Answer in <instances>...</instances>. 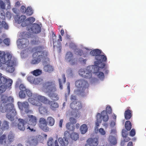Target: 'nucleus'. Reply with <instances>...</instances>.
Instances as JSON below:
<instances>
[{
    "label": "nucleus",
    "instance_id": "obj_1",
    "mask_svg": "<svg viewBox=\"0 0 146 146\" xmlns=\"http://www.w3.org/2000/svg\"><path fill=\"white\" fill-rule=\"evenodd\" d=\"M13 100V98L11 97H8L5 95L1 96V104L0 107L1 111L2 113L7 112L6 117L11 121L14 120V117L17 114L14 105L11 103Z\"/></svg>",
    "mask_w": 146,
    "mask_h": 146
},
{
    "label": "nucleus",
    "instance_id": "obj_2",
    "mask_svg": "<svg viewBox=\"0 0 146 146\" xmlns=\"http://www.w3.org/2000/svg\"><path fill=\"white\" fill-rule=\"evenodd\" d=\"M34 98H31L29 101L31 104L36 106H40L41 105L40 102L45 104H48L50 105V108L52 110H55L58 107V104L54 101H50L45 96L38 94H35L33 96Z\"/></svg>",
    "mask_w": 146,
    "mask_h": 146
},
{
    "label": "nucleus",
    "instance_id": "obj_3",
    "mask_svg": "<svg viewBox=\"0 0 146 146\" xmlns=\"http://www.w3.org/2000/svg\"><path fill=\"white\" fill-rule=\"evenodd\" d=\"M43 87L48 93L49 96L54 101L58 100L59 97L57 94L55 93L57 89L54 81L46 82L43 84Z\"/></svg>",
    "mask_w": 146,
    "mask_h": 146
},
{
    "label": "nucleus",
    "instance_id": "obj_4",
    "mask_svg": "<svg viewBox=\"0 0 146 146\" xmlns=\"http://www.w3.org/2000/svg\"><path fill=\"white\" fill-rule=\"evenodd\" d=\"M70 100L72 102L70 104V108L72 110L74 114H72L75 115V117H76L80 116V112L79 111L82 108V105L81 102L77 100L76 96L72 95L70 97Z\"/></svg>",
    "mask_w": 146,
    "mask_h": 146
},
{
    "label": "nucleus",
    "instance_id": "obj_5",
    "mask_svg": "<svg viewBox=\"0 0 146 146\" xmlns=\"http://www.w3.org/2000/svg\"><path fill=\"white\" fill-rule=\"evenodd\" d=\"M75 85L79 88L77 90L78 94L82 96H86L88 92L89 85L87 81L83 79H80L76 82Z\"/></svg>",
    "mask_w": 146,
    "mask_h": 146
},
{
    "label": "nucleus",
    "instance_id": "obj_6",
    "mask_svg": "<svg viewBox=\"0 0 146 146\" xmlns=\"http://www.w3.org/2000/svg\"><path fill=\"white\" fill-rule=\"evenodd\" d=\"M6 56L7 58L5 59L3 64L7 65L6 68L7 71L10 73H12L15 70L14 66L16 65V59L12 56V54L9 53H7Z\"/></svg>",
    "mask_w": 146,
    "mask_h": 146
},
{
    "label": "nucleus",
    "instance_id": "obj_7",
    "mask_svg": "<svg viewBox=\"0 0 146 146\" xmlns=\"http://www.w3.org/2000/svg\"><path fill=\"white\" fill-rule=\"evenodd\" d=\"M94 65L93 66V72L94 73H99L98 74L97 76L100 79L103 80L104 78V73L102 72H99L100 70V68L103 69L105 66V63H102L101 64L100 66H98L99 64H100L98 63L97 62H94ZM101 70V69H100Z\"/></svg>",
    "mask_w": 146,
    "mask_h": 146
},
{
    "label": "nucleus",
    "instance_id": "obj_8",
    "mask_svg": "<svg viewBox=\"0 0 146 146\" xmlns=\"http://www.w3.org/2000/svg\"><path fill=\"white\" fill-rule=\"evenodd\" d=\"M44 47L43 45H40L34 47L33 50L35 52L33 54V56L43 57L44 55H47V52L44 50Z\"/></svg>",
    "mask_w": 146,
    "mask_h": 146
},
{
    "label": "nucleus",
    "instance_id": "obj_9",
    "mask_svg": "<svg viewBox=\"0 0 146 146\" xmlns=\"http://www.w3.org/2000/svg\"><path fill=\"white\" fill-rule=\"evenodd\" d=\"M2 75V74L0 73V84H2L7 88L11 89L13 83V80Z\"/></svg>",
    "mask_w": 146,
    "mask_h": 146
},
{
    "label": "nucleus",
    "instance_id": "obj_10",
    "mask_svg": "<svg viewBox=\"0 0 146 146\" xmlns=\"http://www.w3.org/2000/svg\"><path fill=\"white\" fill-rule=\"evenodd\" d=\"M19 107L20 109L23 110L24 109L25 112L27 114H32L33 111L29 109V106L27 102L25 101L23 102H18Z\"/></svg>",
    "mask_w": 146,
    "mask_h": 146
},
{
    "label": "nucleus",
    "instance_id": "obj_11",
    "mask_svg": "<svg viewBox=\"0 0 146 146\" xmlns=\"http://www.w3.org/2000/svg\"><path fill=\"white\" fill-rule=\"evenodd\" d=\"M79 74L80 76L87 79L91 78L92 76L91 70L87 68L80 69L79 71Z\"/></svg>",
    "mask_w": 146,
    "mask_h": 146
},
{
    "label": "nucleus",
    "instance_id": "obj_12",
    "mask_svg": "<svg viewBox=\"0 0 146 146\" xmlns=\"http://www.w3.org/2000/svg\"><path fill=\"white\" fill-rule=\"evenodd\" d=\"M38 125L39 127L44 131L47 132L49 131V127L47 126V122L46 119L43 117L40 118Z\"/></svg>",
    "mask_w": 146,
    "mask_h": 146
},
{
    "label": "nucleus",
    "instance_id": "obj_13",
    "mask_svg": "<svg viewBox=\"0 0 146 146\" xmlns=\"http://www.w3.org/2000/svg\"><path fill=\"white\" fill-rule=\"evenodd\" d=\"M27 117L25 119V122L30 125L35 126L37 123L36 117L33 115H28Z\"/></svg>",
    "mask_w": 146,
    "mask_h": 146
},
{
    "label": "nucleus",
    "instance_id": "obj_14",
    "mask_svg": "<svg viewBox=\"0 0 146 146\" xmlns=\"http://www.w3.org/2000/svg\"><path fill=\"white\" fill-rule=\"evenodd\" d=\"M65 58L72 65L75 64L76 63V60L74 58L73 54L70 51H68L67 52Z\"/></svg>",
    "mask_w": 146,
    "mask_h": 146
},
{
    "label": "nucleus",
    "instance_id": "obj_15",
    "mask_svg": "<svg viewBox=\"0 0 146 146\" xmlns=\"http://www.w3.org/2000/svg\"><path fill=\"white\" fill-rule=\"evenodd\" d=\"M27 30L30 33L37 34L40 33L41 31V27L38 24L34 23L32 27L30 29H28Z\"/></svg>",
    "mask_w": 146,
    "mask_h": 146
},
{
    "label": "nucleus",
    "instance_id": "obj_16",
    "mask_svg": "<svg viewBox=\"0 0 146 146\" xmlns=\"http://www.w3.org/2000/svg\"><path fill=\"white\" fill-rule=\"evenodd\" d=\"M17 44L21 46L22 48H26L29 44V40L24 38L18 39L17 41Z\"/></svg>",
    "mask_w": 146,
    "mask_h": 146
},
{
    "label": "nucleus",
    "instance_id": "obj_17",
    "mask_svg": "<svg viewBox=\"0 0 146 146\" xmlns=\"http://www.w3.org/2000/svg\"><path fill=\"white\" fill-rule=\"evenodd\" d=\"M86 142L87 143L85 146H92V145L93 146H97L99 143V141L98 138H90L87 140Z\"/></svg>",
    "mask_w": 146,
    "mask_h": 146
},
{
    "label": "nucleus",
    "instance_id": "obj_18",
    "mask_svg": "<svg viewBox=\"0 0 146 146\" xmlns=\"http://www.w3.org/2000/svg\"><path fill=\"white\" fill-rule=\"evenodd\" d=\"M0 19L5 20V13L4 9H5V5L3 1L0 0Z\"/></svg>",
    "mask_w": 146,
    "mask_h": 146
},
{
    "label": "nucleus",
    "instance_id": "obj_19",
    "mask_svg": "<svg viewBox=\"0 0 146 146\" xmlns=\"http://www.w3.org/2000/svg\"><path fill=\"white\" fill-rule=\"evenodd\" d=\"M17 17L18 18L17 20L18 23L21 24V26L23 27H26L28 25V23L27 22L26 17L25 15H21V16L17 15Z\"/></svg>",
    "mask_w": 146,
    "mask_h": 146
},
{
    "label": "nucleus",
    "instance_id": "obj_20",
    "mask_svg": "<svg viewBox=\"0 0 146 146\" xmlns=\"http://www.w3.org/2000/svg\"><path fill=\"white\" fill-rule=\"evenodd\" d=\"M26 143V145L27 146H35L37 144L38 142L37 139L32 137L27 141Z\"/></svg>",
    "mask_w": 146,
    "mask_h": 146
},
{
    "label": "nucleus",
    "instance_id": "obj_21",
    "mask_svg": "<svg viewBox=\"0 0 146 146\" xmlns=\"http://www.w3.org/2000/svg\"><path fill=\"white\" fill-rule=\"evenodd\" d=\"M95 58L97 60L95 62H97L99 64H102L104 63L103 62H106L107 61V57L104 55L100 54L97 56H95Z\"/></svg>",
    "mask_w": 146,
    "mask_h": 146
},
{
    "label": "nucleus",
    "instance_id": "obj_22",
    "mask_svg": "<svg viewBox=\"0 0 146 146\" xmlns=\"http://www.w3.org/2000/svg\"><path fill=\"white\" fill-rule=\"evenodd\" d=\"M18 120L19 122L18 124V128L20 130L24 131L25 129V125L26 123L25 122V119L23 120L22 119L20 118L18 119Z\"/></svg>",
    "mask_w": 146,
    "mask_h": 146
},
{
    "label": "nucleus",
    "instance_id": "obj_23",
    "mask_svg": "<svg viewBox=\"0 0 146 146\" xmlns=\"http://www.w3.org/2000/svg\"><path fill=\"white\" fill-rule=\"evenodd\" d=\"M58 141L60 146H67L69 143L67 138L66 137H64L63 138L59 137Z\"/></svg>",
    "mask_w": 146,
    "mask_h": 146
},
{
    "label": "nucleus",
    "instance_id": "obj_24",
    "mask_svg": "<svg viewBox=\"0 0 146 146\" xmlns=\"http://www.w3.org/2000/svg\"><path fill=\"white\" fill-rule=\"evenodd\" d=\"M42 104L39 108V111L41 114H48V107L47 106H42Z\"/></svg>",
    "mask_w": 146,
    "mask_h": 146
},
{
    "label": "nucleus",
    "instance_id": "obj_25",
    "mask_svg": "<svg viewBox=\"0 0 146 146\" xmlns=\"http://www.w3.org/2000/svg\"><path fill=\"white\" fill-rule=\"evenodd\" d=\"M132 111L129 109H127L125 111L124 115L126 120L130 119L132 116Z\"/></svg>",
    "mask_w": 146,
    "mask_h": 146
},
{
    "label": "nucleus",
    "instance_id": "obj_26",
    "mask_svg": "<svg viewBox=\"0 0 146 146\" xmlns=\"http://www.w3.org/2000/svg\"><path fill=\"white\" fill-rule=\"evenodd\" d=\"M9 53L11 54H12L11 53L8 52L6 53V54L5 52H1L0 51V57L2 59V60L3 62V63H4V61H5V59L6 58H7L6 56V54L7 53ZM2 64L1 62V60L0 59V67L1 66Z\"/></svg>",
    "mask_w": 146,
    "mask_h": 146
},
{
    "label": "nucleus",
    "instance_id": "obj_27",
    "mask_svg": "<svg viewBox=\"0 0 146 146\" xmlns=\"http://www.w3.org/2000/svg\"><path fill=\"white\" fill-rule=\"evenodd\" d=\"M33 58L31 62L32 64H36L39 63L41 61V58L43 57H38L37 56H33Z\"/></svg>",
    "mask_w": 146,
    "mask_h": 146
},
{
    "label": "nucleus",
    "instance_id": "obj_28",
    "mask_svg": "<svg viewBox=\"0 0 146 146\" xmlns=\"http://www.w3.org/2000/svg\"><path fill=\"white\" fill-rule=\"evenodd\" d=\"M54 70L53 67L50 64L44 66L43 68V70L44 71L49 73L53 71Z\"/></svg>",
    "mask_w": 146,
    "mask_h": 146
},
{
    "label": "nucleus",
    "instance_id": "obj_29",
    "mask_svg": "<svg viewBox=\"0 0 146 146\" xmlns=\"http://www.w3.org/2000/svg\"><path fill=\"white\" fill-rule=\"evenodd\" d=\"M14 134L12 132H10L8 135V144H10L13 142L14 140Z\"/></svg>",
    "mask_w": 146,
    "mask_h": 146
},
{
    "label": "nucleus",
    "instance_id": "obj_30",
    "mask_svg": "<svg viewBox=\"0 0 146 146\" xmlns=\"http://www.w3.org/2000/svg\"><path fill=\"white\" fill-rule=\"evenodd\" d=\"M62 80L60 78L58 79L60 88L61 89H62L63 88L62 84H64L66 81V78L64 74H63L62 75Z\"/></svg>",
    "mask_w": 146,
    "mask_h": 146
},
{
    "label": "nucleus",
    "instance_id": "obj_31",
    "mask_svg": "<svg viewBox=\"0 0 146 146\" xmlns=\"http://www.w3.org/2000/svg\"><path fill=\"white\" fill-rule=\"evenodd\" d=\"M28 80L31 83H33L35 84H38L37 81H38V78H35L32 76H29L27 77Z\"/></svg>",
    "mask_w": 146,
    "mask_h": 146
},
{
    "label": "nucleus",
    "instance_id": "obj_32",
    "mask_svg": "<svg viewBox=\"0 0 146 146\" xmlns=\"http://www.w3.org/2000/svg\"><path fill=\"white\" fill-rule=\"evenodd\" d=\"M101 115V117H102L103 120L104 121L106 122L108 121L109 119V117L106 110L102 111Z\"/></svg>",
    "mask_w": 146,
    "mask_h": 146
},
{
    "label": "nucleus",
    "instance_id": "obj_33",
    "mask_svg": "<svg viewBox=\"0 0 146 146\" xmlns=\"http://www.w3.org/2000/svg\"><path fill=\"white\" fill-rule=\"evenodd\" d=\"M101 53V51L98 49L94 50L91 51L90 52V54L91 55L93 56H98L100 55Z\"/></svg>",
    "mask_w": 146,
    "mask_h": 146
},
{
    "label": "nucleus",
    "instance_id": "obj_34",
    "mask_svg": "<svg viewBox=\"0 0 146 146\" xmlns=\"http://www.w3.org/2000/svg\"><path fill=\"white\" fill-rule=\"evenodd\" d=\"M3 28L5 29H8L9 28L8 25L4 21H2L1 22L0 21V33L1 32V30Z\"/></svg>",
    "mask_w": 146,
    "mask_h": 146
},
{
    "label": "nucleus",
    "instance_id": "obj_35",
    "mask_svg": "<svg viewBox=\"0 0 146 146\" xmlns=\"http://www.w3.org/2000/svg\"><path fill=\"white\" fill-rule=\"evenodd\" d=\"M9 128V123L6 121H4L1 126V129L3 131L8 130Z\"/></svg>",
    "mask_w": 146,
    "mask_h": 146
},
{
    "label": "nucleus",
    "instance_id": "obj_36",
    "mask_svg": "<svg viewBox=\"0 0 146 146\" xmlns=\"http://www.w3.org/2000/svg\"><path fill=\"white\" fill-rule=\"evenodd\" d=\"M66 127L67 129L70 131H73L75 129L74 125L70 122L67 123L66 124Z\"/></svg>",
    "mask_w": 146,
    "mask_h": 146
},
{
    "label": "nucleus",
    "instance_id": "obj_37",
    "mask_svg": "<svg viewBox=\"0 0 146 146\" xmlns=\"http://www.w3.org/2000/svg\"><path fill=\"white\" fill-rule=\"evenodd\" d=\"M47 55L46 56L45 55H44L43 58H41V59H43V64L44 66L50 64V63L49 59L47 57Z\"/></svg>",
    "mask_w": 146,
    "mask_h": 146
},
{
    "label": "nucleus",
    "instance_id": "obj_38",
    "mask_svg": "<svg viewBox=\"0 0 146 146\" xmlns=\"http://www.w3.org/2000/svg\"><path fill=\"white\" fill-rule=\"evenodd\" d=\"M96 129H97L98 130V127L99 126V123H101L102 120L101 119V114L100 113H98L96 116Z\"/></svg>",
    "mask_w": 146,
    "mask_h": 146
},
{
    "label": "nucleus",
    "instance_id": "obj_39",
    "mask_svg": "<svg viewBox=\"0 0 146 146\" xmlns=\"http://www.w3.org/2000/svg\"><path fill=\"white\" fill-rule=\"evenodd\" d=\"M108 141L111 144L113 145H115L117 143V140L116 138L113 136H109Z\"/></svg>",
    "mask_w": 146,
    "mask_h": 146
},
{
    "label": "nucleus",
    "instance_id": "obj_40",
    "mask_svg": "<svg viewBox=\"0 0 146 146\" xmlns=\"http://www.w3.org/2000/svg\"><path fill=\"white\" fill-rule=\"evenodd\" d=\"M47 123H48L49 125L52 126H53L55 123V120L52 117H48L47 119Z\"/></svg>",
    "mask_w": 146,
    "mask_h": 146
},
{
    "label": "nucleus",
    "instance_id": "obj_41",
    "mask_svg": "<svg viewBox=\"0 0 146 146\" xmlns=\"http://www.w3.org/2000/svg\"><path fill=\"white\" fill-rule=\"evenodd\" d=\"M80 130L82 134H84L87 131L88 128L86 125L83 124L80 127Z\"/></svg>",
    "mask_w": 146,
    "mask_h": 146
},
{
    "label": "nucleus",
    "instance_id": "obj_42",
    "mask_svg": "<svg viewBox=\"0 0 146 146\" xmlns=\"http://www.w3.org/2000/svg\"><path fill=\"white\" fill-rule=\"evenodd\" d=\"M70 137L72 140L76 141L79 138V136L77 133L75 132H72L70 134Z\"/></svg>",
    "mask_w": 146,
    "mask_h": 146
},
{
    "label": "nucleus",
    "instance_id": "obj_43",
    "mask_svg": "<svg viewBox=\"0 0 146 146\" xmlns=\"http://www.w3.org/2000/svg\"><path fill=\"white\" fill-rule=\"evenodd\" d=\"M42 73V70L39 69L34 70L31 72V73L35 76H38L41 75Z\"/></svg>",
    "mask_w": 146,
    "mask_h": 146
},
{
    "label": "nucleus",
    "instance_id": "obj_44",
    "mask_svg": "<svg viewBox=\"0 0 146 146\" xmlns=\"http://www.w3.org/2000/svg\"><path fill=\"white\" fill-rule=\"evenodd\" d=\"M125 127L127 131H130L131 128V124L129 120L126 121L125 123Z\"/></svg>",
    "mask_w": 146,
    "mask_h": 146
},
{
    "label": "nucleus",
    "instance_id": "obj_45",
    "mask_svg": "<svg viewBox=\"0 0 146 146\" xmlns=\"http://www.w3.org/2000/svg\"><path fill=\"white\" fill-rule=\"evenodd\" d=\"M26 15L27 16L32 15L33 13V11L32 8L30 7H28L26 9Z\"/></svg>",
    "mask_w": 146,
    "mask_h": 146
},
{
    "label": "nucleus",
    "instance_id": "obj_46",
    "mask_svg": "<svg viewBox=\"0 0 146 146\" xmlns=\"http://www.w3.org/2000/svg\"><path fill=\"white\" fill-rule=\"evenodd\" d=\"M25 93L26 94V95H27L28 97H32V96H33L32 98H29L28 99V101L29 103H30V102L29 101V99L31 98H34L33 97V95L35 94H33V93H32L31 91L27 89L25 90Z\"/></svg>",
    "mask_w": 146,
    "mask_h": 146
},
{
    "label": "nucleus",
    "instance_id": "obj_47",
    "mask_svg": "<svg viewBox=\"0 0 146 146\" xmlns=\"http://www.w3.org/2000/svg\"><path fill=\"white\" fill-rule=\"evenodd\" d=\"M35 21V19L33 17H29L27 19V22L28 24H29L33 23Z\"/></svg>",
    "mask_w": 146,
    "mask_h": 146
},
{
    "label": "nucleus",
    "instance_id": "obj_48",
    "mask_svg": "<svg viewBox=\"0 0 146 146\" xmlns=\"http://www.w3.org/2000/svg\"><path fill=\"white\" fill-rule=\"evenodd\" d=\"M47 144L48 146H54V140L52 137L49 138L47 142Z\"/></svg>",
    "mask_w": 146,
    "mask_h": 146
},
{
    "label": "nucleus",
    "instance_id": "obj_49",
    "mask_svg": "<svg viewBox=\"0 0 146 146\" xmlns=\"http://www.w3.org/2000/svg\"><path fill=\"white\" fill-rule=\"evenodd\" d=\"M19 96L21 98H24L26 96L25 91H20L19 92Z\"/></svg>",
    "mask_w": 146,
    "mask_h": 146
},
{
    "label": "nucleus",
    "instance_id": "obj_50",
    "mask_svg": "<svg viewBox=\"0 0 146 146\" xmlns=\"http://www.w3.org/2000/svg\"><path fill=\"white\" fill-rule=\"evenodd\" d=\"M6 138V135L3 134L0 137V143L3 144L4 141Z\"/></svg>",
    "mask_w": 146,
    "mask_h": 146
},
{
    "label": "nucleus",
    "instance_id": "obj_51",
    "mask_svg": "<svg viewBox=\"0 0 146 146\" xmlns=\"http://www.w3.org/2000/svg\"><path fill=\"white\" fill-rule=\"evenodd\" d=\"M75 50L78 54L80 56H82L83 54V51L82 50L76 48L75 49Z\"/></svg>",
    "mask_w": 146,
    "mask_h": 146
},
{
    "label": "nucleus",
    "instance_id": "obj_52",
    "mask_svg": "<svg viewBox=\"0 0 146 146\" xmlns=\"http://www.w3.org/2000/svg\"><path fill=\"white\" fill-rule=\"evenodd\" d=\"M123 141H122L121 142V144L122 145V143L124 144V142H127L129 141L130 140V139L129 137H127V136L126 137H124Z\"/></svg>",
    "mask_w": 146,
    "mask_h": 146
},
{
    "label": "nucleus",
    "instance_id": "obj_53",
    "mask_svg": "<svg viewBox=\"0 0 146 146\" xmlns=\"http://www.w3.org/2000/svg\"><path fill=\"white\" fill-rule=\"evenodd\" d=\"M24 36H25V37L29 38V37L31 36V34L30 33L24 32L23 33L22 35V36H24Z\"/></svg>",
    "mask_w": 146,
    "mask_h": 146
},
{
    "label": "nucleus",
    "instance_id": "obj_54",
    "mask_svg": "<svg viewBox=\"0 0 146 146\" xmlns=\"http://www.w3.org/2000/svg\"><path fill=\"white\" fill-rule=\"evenodd\" d=\"M106 111L107 113L110 114L112 112V110L111 107L110 106H107L106 108Z\"/></svg>",
    "mask_w": 146,
    "mask_h": 146
},
{
    "label": "nucleus",
    "instance_id": "obj_55",
    "mask_svg": "<svg viewBox=\"0 0 146 146\" xmlns=\"http://www.w3.org/2000/svg\"><path fill=\"white\" fill-rule=\"evenodd\" d=\"M3 41L5 44L7 46H9L10 44V40L8 38L5 39Z\"/></svg>",
    "mask_w": 146,
    "mask_h": 146
},
{
    "label": "nucleus",
    "instance_id": "obj_56",
    "mask_svg": "<svg viewBox=\"0 0 146 146\" xmlns=\"http://www.w3.org/2000/svg\"><path fill=\"white\" fill-rule=\"evenodd\" d=\"M20 10L22 13L25 14L26 13V9L24 6H22L21 7Z\"/></svg>",
    "mask_w": 146,
    "mask_h": 146
},
{
    "label": "nucleus",
    "instance_id": "obj_57",
    "mask_svg": "<svg viewBox=\"0 0 146 146\" xmlns=\"http://www.w3.org/2000/svg\"><path fill=\"white\" fill-rule=\"evenodd\" d=\"M99 131L101 135H105L106 132L102 128H100L99 129Z\"/></svg>",
    "mask_w": 146,
    "mask_h": 146
},
{
    "label": "nucleus",
    "instance_id": "obj_58",
    "mask_svg": "<svg viewBox=\"0 0 146 146\" xmlns=\"http://www.w3.org/2000/svg\"><path fill=\"white\" fill-rule=\"evenodd\" d=\"M135 134V130L134 129H132L130 132V135L131 136L133 137Z\"/></svg>",
    "mask_w": 146,
    "mask_h": 146
},
{
    "label": "nucleus",
    "instance_id": "obj_59",
    "mask_svg": "<svg viewBox=\"0 0 146 146\" xmlns=\"http://www.w3.org/2000/svg\"><path fill=\"white\" fill-rule=\"evenodd\" d=\"M122 135L123 137L127 136V133L126 130L123 129L122 131Z\"/></svg>",
    "mask_w": 146,
    "mask_h": 146
},
{
    "label": "nucleus",
    "instance_id": "obj_60",
    "mask_svg": "<svg viewBox=\"0 0 146 146\" xmlns=\"http://www.w3.org/2000/svg\"><path fill=\"white\" fill-rule=\"evenodd\" d=\"M19 87L21 91H25L27 89H26L25 87L23 84H20Z\"/></svg>",
    "mask_w": 146,
    "mask_h": 146
},
{
    "label": "nucleus",
    "instance_id": "obj_61",
    "mask_svg": "<svg viewBox=\"0 0 146 146\" xmlns=\"http://www.w3.org/2000/svg\"><path fill=\"white\" fill-rule=\"evenodd\" d=\"M70 123H72L73 124H75L76 123V120L73 117H70L69 119Z\"/></svg>",
    "mask_w": 146,
    "mask_h": 146
},
{
    "label": "nucleus",
    "instance_id": "obj_62",
    "mask_svg": "<svg viewBox=\"0 0 146 146\" xmlns=\"http://www.w3.org/2000/svg\"><path fill=\"white\" fill-rule=\"evenodd\" d=\"M6 17L9 19H10L12 17L11 14V13L9 11H7L6 14Z\"/></svg>",
    "mask_w": 146,
    "mask_h": 146
},
{
    "label": "nucleus",
    "instance_id": "obj_63",
    "mask_svg": "<svg viewBox=\"0 0 146 146\" xmlns=\"http://www.w3.org/2000/svg\"><path fill=\"white\" fill-rule=\"evenodd\" d=\"M8 6L7 7V9H10L11 8L10 2L9 0H6Z\"/></svg>",
    "mask_w": 146,
    "mask_h": 146
},
{
    "label": "nucleus",
    "instance_id": "obj_64",
    "mask_svg": "<svg viewBox=\"0 0 146 146\" xmlns=\"http://www.w3.org/2000/svg\"><path fill=\"white\" fill-rule=\"evenodd\" d=\"M70 135V133L69 131H65L64 132V137H67Z\"/></svg>",
    "mask_w": 146,
    "mask_h": 146
}]
</instances>
